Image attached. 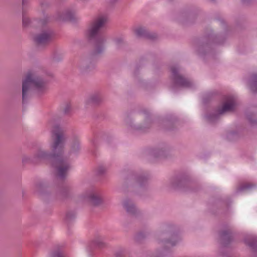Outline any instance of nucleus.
Segmentation results:
<instances>
[{
	"instance_id": "obj_1",
	"label": "nucleus",
	"mask_w": 257,
	"mask_h": 257,
	"mask_svg": "<svg viewBox=\"0 0 257 257\" xmlns=\"http://www.w3.org/2000/svg\"><path fill=\"white\" fill-rule=\"evenodd\" d=\"M53 143L51 145L52 155H49L42 150L39 151L34 157L35 161L50 159L57 171V175L61 178L64 177L70 166L67 160L61 155L63 153L64 136L62 128L59 125H55L52 131Z\"/></svg>"
},
{
	"instance_id": "obj_2",
	"label": "nucleus",
	"mask_w": 257,
	"mask_h": 257,
	"mask_svg": "<svg viewBox=\"0 0 257 257\" xmlns=\"http://www.w3.org/2000/svg\"><path fill=\"white\" fill-rule=\"evenodd\" d=\"M47 89L46 83L42 80L35 73L29 72L23 81L22 94L24 101L27 93L31 90H34L39 94L44 92Z\"/></svg>"
},
{
	"instance_id": "obj_3",
	"label": "nucleus",
	"mask_w": 257,
	"mask_h": 257,
	"mask_svg": "<svg viewBox=\"0 0 257 257\" xmlns=\"http://www.w3.org/2000/svg\"><path fill=\"white\" fill-rule=\"evenodd\" d=\"M235 106V100L233 98H229L221 106L218 107L215 112L207 114L206 118L208 122H213L219 118L220 115L233 111Z\"/></svg>"
},
{
	"instance_id": "obj_4",
	"label": "nucleus",
	"mask_w": 257,
	"mask_h": 257,
	"mask_svg": "<svg viewBox=\"0 0 257 257\" xmlns=\"http://www.w3.org/2000/svg\"><path fill=\"white\" fill-rule=\"evenodd\" d=\"M172 78L174 84L172 86L174 89L176 86L181 87L189 88L192 86V82L187 78L181 74L177 68L173 67L171 68Z\"/></svg>"
},
{
	"instance_id": "obj_5",
	"label": "nucleus",
	"mask_w": 257,
	"mask_h": 257,
	"mask_svg": "<svg viewBox=\"0 0 257 257\" xmlns=\"http://www.w3.org/2000/svg\"><path fill=\"white\" fill-rule=\"evenodd\" d=\"M171 186L174 190L182 189L184 191L194 190L192 188L194 183L185 177L174 178L171 181Z\"/></svg>"
},
{
	"instance_id": "obj_6",
	"label": "nucleus",
	"mask_w": 257,
	"mask_h": 257,
	"mask_svg": "<svg viewBox=\"0 0 257 257\" xmlns=\"http://www.w3.org/2000/svg\"><path fill=\"white\" fill-rule=\"evenodd\" d=\"M107 20L105 15H100L96 17L92 22L87 32V35L90 38H94L99 30L103 27Z\"/></svg>"
},
{
	"instance_id": "obj_7",
	"label": "nucleus",
	"mask_w": 257,
	"mask_h": 257,
	"mask_svg": "<svg viewBox=\"0 0 257 257\" xmlns=\"http://www.w3.org/2000/svg\"><path fill=\"white\" fill-rule=\"evenodd\" d=\"M52 37L51 33L49 30H46L36 36L35 38V41L39 45L44 44L49 42Z\"/></svg>"
},
{
	"instance_id": "obj_8",
	"label": "nucleus",
	"mask_w": 257,
	"mask_h": 257,
	"mask_svg": "<svg viewBox=\"0 0 257 257\" xmlns=\"http://www.w3.org/2000/svg\"><path fill=\"white\" fill-rule=\"evenodd\" d=\"M220 237L221 244L224 246L228 245L232 240L231 231L229 230H224L220 232Z\"/></svg>"
},
{
	"instance_id": "obj_9",
	"label": "nucleus",
	"mask_w": 257,
	"mask_h": 257,
	"mask_svg": "<svg viewBox=\"0 0 257 257\" xmlns=\"http://www.w3.org/2000/svg\"><path fill=\"white\" fill-rule=\"evenodd\" d=\"M248 85L252 92L257 93V73L250 75L248 80Z\"/></svg>"
},
{
	"instance_id": "obj_10",
	"label": "nucleus",
	"mask_w": 257,
	"mask_h": 257,
	"mask_svg": "<svg viewBox=\"0 0 257 257\" xmlns=\"http://www.w3.org/2000/svg\"><path fill=\"white\" fill-rule=\"evenodd\" d=\"M166 236L170 237V238L167 239L165 240L166 243H170L172 246L175 245L178 239V235L175 232L167 233L166 235Z\"/></svg>"
},
{
	"instance_id": "obj_11",
	"label": "nucleus",
	"mask_w": 257,
	"mask_h": 257,
	"mask_svg": "<svg viewBox=\"0 0 257 257\" xmlns=\"http://www.w3.org/2000/svg\"><path fill=\"white\" fill-rule=\"evenodd\" d=\"M106 39L104 37H100L97 40L96 44V51L97 53H100L104 49V43Z\"/></svg>"
},
{
	"instance_id": "obj_12",
	"label": "nucleus",
	"mask_w": 257,
	"mask_h": 257,
	"mask_svg": "<svg viewBox=\"0 0 257 257\" xmlns=\"http://www.w3.org/2000/svg\"><path fill=\"white\" fill-rule=\"evenodd\" d=\"M148 153L150 156H152L155 158L165 157L166 154V151L158 149L150 150Z\"/></svg>"
},
{
	"instance_id": "obj_13",
	"label": "nucleus",
	"mask_w": 257,
	"mask_h": 257,
	"mask_svg": "<svg viewBox=\"0 0 257 257\" xmlns=\"http://www.w3.org/2000/svg\"><path fill=\"white\" fill-rule=\"evenodd\" d=\"M123 207L130 213L135 214L137 212L136 207L130 202L126 201L124 202Z\"/></svg>"
},
{
	"instance_id": "obj_14",
	"label": "nucleus",
	"mask_w": 257,
	"mask_h": 257,
	"mask_svg": "<svg viewBox=\"0 0 257 257\" xmlns=\"http://www.w3.org/2000/svg\"><path fill=\"white\" fill-rule=\"evenodd\" d=\"M71 151L74 152L77 151L80 147L79 139L78 137L74 138L71 142L70 145Z\"/></svg>"
},
{
	"instance_id": "obj_15",
	"label": "nucleus",
	"mask_w": 257,
	"mask_h": 257,
	"mask_svg": "<svg viewBox=\"0 0 257 257\" xmlns=\"http://www.w3.org/2000/svg\"><path fill=\"white\" fill-rule=\"evenodd\" d=\"M89 198L90 201L94 205L98 204L101 201V198L99 196L95 193H91Z\"/></svg>"
},
{
	"instance_id": "obj_16",
	"label": "nucleus",
	"mask_w": 257,
	"mask_h": 257,
	"mask_svg": "<svg viewBox=\"0 0 257 257\" xmlns=\"http://www.w3.org/2000/svg\"><path fill=\"white\" fill-rule=\"evenodd\" d=\"M255 187V185L251 183H245L242 184H241L239 188V191H244V190H247L251 189L253 188H254Z\"/></svg>"
},
{
	"instance_id": "obj_17",
	"label": "nucleus",
	"mask_w": 257,
	"mask_h": 257,
	"mask_svg": "<svg viewBox=\"0 0 257 257\" xmlns=\"http://www.w3.org/2000/svg\"><path fill=\"white\" fill-rule=\"evenodd\" d=\"M158 38V35L154 33L146 31V39L153 41Z\"/></svg>"
},
{
	"instance_id": "obj_18",
	"label": "nucleus",
	"mask_w": 257,
	"mask_h": 257,
	"mask_svg": "<svg viewBox=\"0 0 257 257\" xmlns=\"http://www.w3.org/2000/svg\"><path fill=\"white\" fill-rule=\"evenodd\" d=\"M255 115L253 113H249L247 114V119L248 122L251 125H254L257 124V119H254Z\"/></svg>"
},
{
	"instance_id": "obj_19",
	"label": "nucleus",
	"mask_w": 257,
	"mask_h": 257,
	"mask_svg": "<svg viewBox=\"0 0 257 257\" xmlns=\"http://www.w3.org/2000/svg\"><path fill=\"white\" fill-rule=\"evenodd\" d=\"M246 244L257 251V238H253L250 241L246 242Z\"/></svg>"
},
{
	"instance_id": "obj_20",
	"label": "nucleus",
	"mask_w": 257,
	"mask_h": 257,
	"mask_svg": "<svg viewBox=\"0 0 257 257\" xmlns=\"http://www.w3.org/2000/svg\"><path fill=\"white\" fill-rule=\"evenodd\" d=\"M113 43L116 47H119L123 43V39L121 37L116 38L113 40Z\"/></svg>"
},
{
	"instance_id": "obj_21",
	"label": "nucleus",
	"mask_w": 257,
	"mask_h": 257,
	"mask_svg": "<svg viewBox=\"0 0 257 257\" xmlns=\"http://www.w3.org/2000/svg\"><path fill=\"white\" fill-rule=\"evenodd\" d=\"M134 32L137 36L140 37L143 35L144 30L142 27H137L134 30Z\"/></svg>"
},
{
	"instance_id": "obj_22",
	"label": "nucleus",
	"mask_w": 257,
	"mask_h": 257,
	"mask_svg": "<svg viewBox=\"0 0 257 257\" xmlns=\"http://www.w3.org/2000/svg\"><path fill=\"white\" fill-rule=\"evenodd\" d=\"M51 257H64L62 252L60 251H56L53 253Z\"/></svg>"
},
{
	"instance_id": "obj_23",
	"label": "nucleus",
	"mask_w": 257,
	"mask_h": 257,
	"mask_svg": "<svg viewBox=\"0 0 257 257\" xmlns=\"http://www.w3.org/2000/svg\"><path fill=\"white\" fill-rule=\"evenodd\" d=\"M29 22V19L26 17H24L23 19V23L24 26H27Z\"/></svg>"
}]
</instances>
